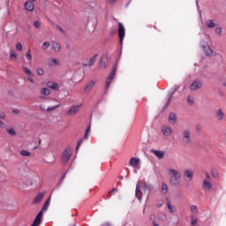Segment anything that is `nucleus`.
<instances>
[{
    "label": "nucleus",
    "mask_w": 226,
    "mask_h": 226,
    "mask_svg": "<svg viewBox=\"0 0 226 226\" xmlns=\"http://www.w3.org/2000/svg\"><path fill=\"white\" fill-rule=\"evenodd\" d=\"M168 172L169 175L170 176V185H171L172 186L179 185V179H181V174H179V171L174 169H170Z\"/></svg>",
    "instance_id": "nucleus-1"
},
{
    "label": "nucleus",
    "mask_w": 226,
    "mask_h": 226,
    "mask_svg": "<svg viewBox=\"0 0 226 226\" xmlns=\"http://www.w3.org/2000/svg\"><path fill=\"white\" fill-rule=\"evenodd\" d=\"M211 188H213V184H211V176L209 173H206V178L203 180L202 189L205 192H210Z\"/></svg>",
    "instance_id": "nucleus-2"
},
{
    "label": "nucleus",
    "mask_w": 226,
    "mask_h": 226,
    "mask_svg": "<svg viewBox=\"0 0 226 226\" xmlns=\"http://www.w3.org/2000/svg\"><path fill=\"white\" fill-rule=\"evenodd\" d=\"M117 72V65H113L112 70L106 80V89L110 87V84H112V80H114V77H116V72Z\"/></svg>",
    "instance_id": "nucleus-3"
},
{
    "label": "nucleus",
    "mask_w": 226,
    "mask_h": 226,
    "mask_svg": "<svg viewBox=\"0 0 226 226\" xmlns=\"http://www.w3.org/2000/svg\"><path fill=\"white\" fill-rule=\"evenodd\" d=\"M126 34V29L124 28V26L123 23L118 22V37L120 45H123V41L124 40V36Z\"/></svg>",
    "instance_id": "nucleus-4"
},
{
    "label": "nucleus",
    "mask_w": 226,
    "mask_h": 226,
    "mask_svg": "<svg viewBox=\"0 0 226 226\" xmlns=\"http://www.w3.org/2000/svg\"><path fill=\"white\" fill-rule=\"evenodd\" d=\"M182 141L184 144H190L192 142V132L190 130L185 129L182 132Z\"/></svg>",
    "instance_id": "nucleus-5"
},
{
    "label": "nucleus",
    "mask_w": 226,
    "mask_h": 226,
    "mask_svg": "<svg viewBox=\"0 0 226 226\" xmlns=\"http://www.w3.org/2000/svg\"><path fill=\"white\" fill-rule=\"evenodd\" d=\"M70 158H72V150L70 148H66L62 154V163H68V162H70Z\"/></svg>",
    "instance_id": "nucleus-6"
},
{
    "label": "nucleus",
    "mask_w": 226,
    "mask_h": 226,
    "mask_svg": "<svg viewBox=\"0 0 226 226\" xmlns=\"http://www.w3.org/2000/svg\"><path fill=\"white\" fill-rule=\"evenodd\" d=\"M202 81H200V80H195V81H193L192 84H191V86H190V87H189V89L191 90V91H197V90H199V89H202Z\"/></svg>",
    "instance_id": "nucleus-7"
},
{
    "label": "nucleus",
    "mask_w": 226,
    "mask_h": 226,
    "mask_svg": "<svg viewBox=\"0 0 226 226\" xmlns=\"http://www.w3.org/2000/svg\"><path fill=\"white\" fill-rule=\"evenodd\" d=\"M202 49L206 56H207L208 57H213V56H216V54L213 52V49H211V48L209 47V45H207V43H205L202 46Z\"/></svg>",
    "instance_id": "nucleus-8"
},
{
    "label": "nucleus",
    "mask_w": 226,
    "mask_h": 226,
    "mask_svg": "<svg viewBox=\"0 0 226 226\" xmlns=\"http://www.w3.org/2000/svg\"><path fill=\"white\" fill-rule=\"evenodd\" d=\"M130 167L133 169H139V165H140V159L132 157L129 161Z\"/></svg>",
    "instance_id": "nucleus-9"
},
{
    "label": "nucleus",
    "mask_w": 226,
    "mask_h": 226,
    "mask_svg": "<svg viewBox=\"0 0 226 226\" xmlns=\"http://www.w3.org/2000/svg\"><path fill=\"white\" fill-rule=\"evenodd\" d=\"M43 211L44 210L41 208V210L38 213L31 226H40V223H41V216H43Z\"/></svg>",
    "instance_id": "nucleus-10"
},
{
    "label": "nucleus",
    "mask_w": 226,
    "mask_h": 226,
    "mask_svg": "<svg viewBox=\"0 0 226 226\" xmlns=\"http://www.w3.org/2000/svg\"><path fill=\"white\" fill-rule=\"evenodd\" d=\"M162 132L164 137H170V135H172V128L169 125H163L162 127Z\"/></svg>",
    "instance_id": "nucleus-11"
},
{
    "label": "nucleus",
    "mask_w": 226,
    "mask_h": 226,
    "mask_svg": "<svg viewBox=\"0 0 226 226\" xmlns=\"http://www.w3.org/2000/svg\"><path fill=\"white\" fill-rule=\"evenodd\" d=\"M184 178L185 179V181H192L193 179V170H185Z\"/></svg>",
    "instance_id": "nucleus-12"
},
{
    "label": "nucleus",
    "mask_w": 226,
    "mask_h": 226,
    "mask_svg": "<svg viewBox=\"0 0 226 226\" xmlns=\"http://www.w3.org/2000/svg\"><path fill=\"white\" fill-rule=\"evenodd\" d=\"M25 10L26 11H33L34 10V2L28 0L25 3Z\"/></svg>",
    "instance_id": "nucleus-13"
},
{
    "label": "nucleus",
    "mask_w": 226,
    "mask_h": 226,
    "mask_svg": "<svg viewBox=\"0 0 226 226\" xmlns=\"http://www.w3.org/2000/svg\"><path fill=\"white\" fill-rule=\"evenodd\" d=\"M79 110H80V105H74L69 109L68 115L75 116V114L79 113Z\"/></svg>",
    "instance_id": "nucleus-14"
},
{
    "label": "nucleus",
    "mask_w": 226,
    "mask_h": 226,
    "mask_svg": "<svg viewBox=\"0 0 226 226\" xmlns=\"http://www.w3.org/2000/svg\"><path fill=\"white\" fill-rule=\"evenodd\" d=\"M47 87L52 89L53 91H59V85L53 81H49L46 83Z\"/></svg>",
    "instance_id": "nucleus-15"
},
{
    "label": "nucleus",
    "mask_w": 226,
    "mask_h": 226,
    "mask_svg": "<svg viewBox=\"0 0 226 226\" xmlns=\"http://www.w3.org/2000/svg\"><path fill=\"white\" fill-rule=\"evenodd\" d=\"M95 84H96V81H94V80H91L88 83H87V86L85 87V93H91Z\"/></svg>",
    "instance_id": "nucleus-16"
},
{
    "label": "nucleus",
    "mask_w": 226,
    "mask_h": 226,
    "mask_svg": "<svg viewBox=\"0 0 226 226\" xmlns=\"http://www.w3.org/2000/svg\"><path fill=\"white\" fill-rule=\"evenodd\" d=\"M43 197H45V192H39L34 198L33 204H40L43 200Z\"/></svg>",
    "instance_id": "nucleus-17"
},
{
    "label": "nucleus",
    "mask_w": 226,
    "mask_h": 226,
    "mask_svg": "<svg viewBox=\"0 0 226 226\" xmlns=\"http://www.w3.org/2000/svg\"><path fill=\"white\" fill-rule=\"evenodd\" d=\"M215 117L217 121H223V119H225V113H223V111L219 109L215 113Z\"/></svg>",
    "instance_id": "nucleus-18"
},
{
    "label": "nucleus",
    "mask_w": 226,
    "mask_h": 226,
    "mask_svg": "<svg viewBox=\"0 0 226 226\" xmlns=\"http://www.w3.org/2000/svg\"><path fill=\"white\" fill-rule=\"evenodd\" d=\"M97 57H98V54H95L94 56L90 58L89 63L84 64L83 66H88L89 68H91V66H93L94 63H96Z\"/></svg>",
    "instance_id": "nucleus-19"
},
{
    "label": "nucleus",
    "mask_w": 226,
    "mask_h": 226,
    "mask_svg": "<svg viewBox=\"0 0 226 226\" xmlns=\"http://www.w3.org/2000/svg\"><path fill=\"white\" fill-rule=\"evenodd\" d=\"M153 154L156 156L159 160H162L165 156V152L160 150H152Z\"/></svg>",
    "instance_id": "nucleus-20"
},
{
    "label": "nucleus",
    "mask_w": 226,
    "mask_h": 226,
    "mask_svg": "<svg viewBox=\"0 0 226 226\" xmlns=\"http://www.w3.org/2000/svg\"><path fill=\"white\" fill-rule=\"evenodd\" d=\"M135 195L139 200H142V192H140V185H137Z\"/></svg>",
    "instance_id": "nucleus-21"
},
{
    "label": "nucleus",
    "mask_w": 226,
    "mask_h": 226,
    "mask_svg": "<svg viewBox=\"0 0 226 226\" xmlns=\"http://www.w3.org/2000/svg\"><path fill=\"white\" fill-rule=\"evenodd\" d=\"M215 26H216V23H215V20H213V19L207 20V22H206V26L208 29H213V28H215Z\"/></svg>",
    "instance_id": "nucleus-22"
},
{
    "label": "nucleus",
    "mask_w": 226,
    "mask_h": 226,
    "mask_svg": "<svg viewBox=\"0 0 226 226\" xmlns=\"http://www.w3.org/2000/svg\"><path fill=\"white\" fill-rule=\"evenodd\" d=\"M161 192L162 193V195H167L169 193V187L166 185L165 183H162V185Z\"/></svg>",
    "instance_id": "nucleus-23"
},
{
    "label": "nucleus",
    "mask_w": 226,
    "mask_h": 226,
    "mask_svg": "<svg viewBox=\"0 0 226 226\" xmlns=\"http://www.w3.org/2000/svg\"><path fill=\"white\" fill-rule=\"evenodd\" d=\"M169 121L170 123L176 124V122L177 121V117H176V114L170 113L169 116Z\"/></svg>",
    "instance_id": "nucleus-24"
},
{
    "label": "nucleus",
    "mask_w": 226,
    "mask_h": 226,
    "mask_svg": "<svg viewBox=\"0 0 226 226\" xmlns=\"http://www.w3.org/2000/svg\"><path fill=\"white\" fill-rule=\"evenodd\" d=\"M49 66H57V64H59V62H57V59L56 58H49Z\"/></svg>",
    "instance_id": "nucleus-25"
},
{
    "label": "nucleus",
    "mask_w": 226,
    "mask_h": 226,
    "mask_svg": "<svg viewBox=\"0 0 226 226\" xmlns=\"http://www.w3.org/2000/svg\"><path fill=\"white\" fill-rule=\"evenodd\" d=\"M49 206H50V197L45 201L43 207H41L42 211H47L49 209Z\"/></svg>",
    "instance_id": "nucleus-26"
},
{
    "label": "nucleus",
    "mask_w": 226,
    "mask_h": 226,
    "mask_svg": "<svg viewBox=\"0 0 226 226\" xmlns=\"http://www.w3.org/2000/svg\"><path fill=\"white\" fill-rule=\"evenodd\" d=\"M53 49L55 52H59L61 50V44L59 42H53Z\"/></svg>",
    "instance_id": "nucleus-27"
},
{
    "label": "nucleus",
    "mask_w": 226,
    "mask_h": 226,
    "mask_svg": "<svg viewBox=\"0 0 226 226\" xmlns=\"http://www.w3.org/2000/svg\"><path fill=\"white\" fill-rule=\"evenodd\" d=\"M167 207L170 213H174L176 211V207L170 204V201H167Z\"/></svg>",
    "instance_id": "nucleus-28"
},
{
    "label": "nucleus",
    "mask_w": 226,
    "mask_h": 226,
    "mask_svg": "<svg viewBox=\"0 0 226 226\" xmlns=\"http://www.w3.org/2000/svg\"><path fill=\"white\" fill-rule=\"evenodd\" d=\"M40 93L41 94H44V96H49V94H50V90L49 88H41Z\"/></svg>",
    "instance_id": "nucleus-29"
},
{
    "label": "nucleus",
    "mask_w": 226,
    "mask_h": 226,
    "mask_svg": "<svg viewBox=\"0 0 226 226\" xmlns=\"http://www.w3.org/2000/svg\"><path fill=\"white\" fill-rule=\"evenodd\" d=\"M6 132H7V133H9V135H12V136L16 135L15 129H13L11 127V128H7Z\"/></svg>",
    "instance_id": "nucleus-30"
},
{
    "label": "nucleus",
    "mask_w": 226,
    "mask_h": 226,
    "mask_svg": "<svg viewBox=\"0 0 226 226\" xmlns=\"http://www.w3.org/2000/svg\"><path fill=\"white\" fill-rule=\"evenodd\" d=\"M26 57L28 61H33V56L31 55V49H28L27 53L26 54Z\"/></svg>",
    "instance_id": "nucleus-31"
},
{
    "label": "nucleus",
    "mask_w": 226,
    "mask_h": 226,
    "mask_svg": "<svg viewBox=\"0 0 226 226\" xmlns=\"http://www.w3.org/2000/svg\"><path fill=\"white\" fill-rule=\"evenodd\" d=\"M59 107H60V105L58 104V105L53 106L51 108H48L46 109H42L47 110L48 112H50V110H56V109H59Z\"/></svg>",
    "instance_id": "nucleus-32"
},
{
    "label": "nucleus",
    "mask_w": 226,
    "mask_h": 226,
    "mask_svg": "<svg viewBox=\"0 0 226 226\" xmlns=\"http://www.w3.org/2000/svg\"><path fill=\"white\" fill-rule=\"evenodd\" d=\"M21 155L22 156H31V153H29V151H26V150H22Z\"/></svg>",
    "instance_id": "nucleus-33"
},
{
    "label": "nucleus",
    "mask_w": 226,
    "mask_h": 226,
    "mask_svg": "<svg viewBox=\"0 0 226 226\" xmlns=\"http://www.w3.org/2000/svg\"><path fill=\"white\" fill-rule=\"evenodd\" d=\"M49 47H50V43H49L47 41L43 42V44H42L43 50H47V49H49Z\"/></svg>",
    "instance_id": "nucleus-34"
},
{
    "label": "nucleus",
    "mask_w": 226,
    "mask_h": 226,
    "mask_svg": "<svg viewBox=\"0 0 226 226\" xmlns=\"http://www.w3.org/2000/svg\"><path fill=\"white\" fill-rule=\"evenodd\" d=\"M90 130H91V125H88V127L87 128V130L85 132L84 139H87V135H88Z\"/></svg>",
    "instance_id": "nucleus-35"
},
{
    "label": "nucleus",
    "mask_w": 226,
    "mask_h": 226,
    "mask_svg": "<svg viewBox=\"0 0 226 226\" xmlns=\"http://www.w3.org/2000/svg\"><path fill=\"white\" fill-rule=\"evenodd\" d=\"M23 71H24V73H26V75H31V70H29V68L24 67Z\"/></svg>",
    "instance_id": "nucleus-36"
},
{
    "label": "nucleus",
    "mask_w": 226,
    "mask_h": 226,
    "mask_svg": "<svg viewBox=\"0 0 226 226\" xmlns=\"http://www.w3.org/2000/svg\"><path fill=\"white\" fill-rule=\"evenodd\" d=\"M199 209L197 208V206H192L191 207V212L192 213H198Z\"/></svg>",
    "instance_id": "nucleus-37"
},
{
    "label": "nucleus",
    "mask_w": 226,
    "mask_h": 226,
    "mask_svg": "<svg viewBox=\"0 0 226 226\" xmlns=\"http://www.w3.org/2000/svg\"><path fill=\"white\" fill-rule=\"evenodd\" d=\"M16 49L20 52L22 50V43L18 42L16 45Z\"/></svg>",
    "instance_id": "nucleus-38"
},
{
    "label": "nucleus",
    "mask_w": 226,
    "mask_h": 226,
    "mask_svg": "<svg viewBox=\"0 0 226 226\" xmlns=\"http://www.w3.org/2000/svg\"><path fill=\"white\" fill-rule=\"evenodd\" d=\"M10 57L11 59H17V53L15 51L11 52Z\"/></svg>",
    "instance_id": "nucleus-39"
},
{
    "label": "nucleus",
    "mask_w": 226,
    "mask_h": 226,
    "mask_svg": "<svg viewBox=\"0 0 226 226\" xmlns=\"http://www.w3.org/2000/svg\"><path fill=\"white\" fill-rule=\"evenodd\" d=\"M193 102H194V101H193V97H190V96H189V97L187 98V102H188L189 105H193Z\"/></svg>",
    "instance_id": "nucleus-40"
},
{
    "label": "nucleus",
    "mask_w": 226,
    "mask_h": 226,
    "mask_svg": "<svg viewBox=\"0 0 226 226\" xmlns=\"http://www.w3.org/2000/svg\"><path fill=\"white\" fill-rule=\"evenodd\" d=\"M34 27H36L37 29H40V26H41V24L40 23V21H34Z\"/></svg>",
    "instance_id": "nucleus-41"
},
{
    "label": "nucleus",
    "mask_w": 226,
    "mask_h": 226,
    "mask_svg": "<svg viewBox=\"0 0 226 226\" xmlns=\"http://www.w3.org/2000/svg\"><path fill=\"white\" fill-rule=\"evenodd\" d=\"M191 225L192 226H195L197 225V219L192 217V220H191Z\"/></svg>",
    "instance_id": "nucleus-42"
},
{
    "label": "nucleus",
    "mask_w": 226,
    "mask_h": 226,
    "mask_svg": "<svg viewBox=\"0 0 226 226\" xmlns=\"http://www.w3.org/2000/svg\"><path fill=\"white\" fill-rule=\"evenodd\" d=\"M154 188V186L153 185H151V184H149L148 185H147V190L148 191V192H153V189Z\"/></svg>",
    "instance_id": "nucleus-43"
},
{
    "label": "nucleus",
    "mask_w": 226,
    "mask_h": 226,
    "mask_svg": "<svg viewBox=\"0 0 226 226\" xmlns=\"http://www.w3.org/2000/svg\"><path fill=\"white\" fill-rule=\"evenodd\" d=\"M43 73H44L43 69H41V68L37 69V74L38 75H43Z\"/></svg>",
    "instance_id": "nucleus-44"
},
{
    "label": "nucleus",
    "mask_w": 226,
    "mask_h": 226,
    "mask_svg": "<svg viewBox=\"0 0 226 226\" xmlns=\"http://www.w3.org/2000/svg\"><path fill=\"white\" fill-rule=\"evenodd\" d=\"M215 34H222V28H220V27L215 28Z\"/></svg>",
    "instance_id": "nucleus-45"
},
{
    "label": "nucleus",
    "mask_w": 226,
    "mask_h": 226,
    "mask_svg": "<svg viewBox=\"0 0 226 226\" xmlns=\"http://www.w3.org/2000/svg\"><path fill=\"white\" fill-rule=\"evenodd\" d=\"M81 144H82V139L78 141V145H77V147H76L77 150H79V147H80Z\"/></svg>",
    "instance_id": "nucleus-46"
},
{
    "label": "nucleus",
    "mask_w": 226,
    "mask_h": 226,
    "mask_svg": "<svg viewBox=\"0 0 226 226\" xmlns=\"http://www.w3.org/2000/svg\"><path fill=\"white\" fill-rule=\"evenodd\" d=\"M4 117H6V115H4V112L0 113V119H4Z\"/></svg>",
    "instance_id": "nucleus-47"
},
{
    "label": "nucleus",
    "mask_w": 226,
    "mask_h": 226,
    "mask_svg": "<svg viewBox=\"0 0 226 226\" xmlns=\"http://www.w3.org/2000/svg\"><path fill=\"white\" fill-rule=\"evenodd\" d=\"M56 29H57L58 31H61V33H64V30H63V28H62L61 26H56Z\"/></svg>",
    "instance_id": "nucleus-48"
},
{
    "label": "nucleus",
    "mask_w": 226,
    "mask_h": 226,
    "mask_svg": "<svg viewBox=\"0 0 226 226\" xmlns=\"http://www.w3.org/2000/svg\"><path fill=\"white\" fill-rule=\"evenodd\" d=\"M148 185H149V184H147V183H144V184H143V188H144V190H147Z\"/></svg>",
    "instance_id": "nucleus-49"
},
{
    "label": "nucleus",
    "mask_w": 226,
    "mask_h": 226,
    "mask_svg": "<svg viewBox=\"0 0 226 226\" xmlns=\"http://www.w3.org/2000/svg\"><path fill=\"white\" fill-rule=\"evenodd\" d=\"M166 216L165 215H162V216H159V219L162 220L163 222V220H165Z\"/></svg>",
    "instance_id": "nucleus-50"
},
{
    "label": "nucleus",
    "mask_w": 226,
    "mask_h": 226,
    "mask_svg": "<svg viewBox=\"0 0 226 226\" xmlns=\"http://www.w3.org/2000/svg\"><path fill=\"white\" fill-rule=\"evenodd\" d=\"M28 79V81H29V82H32V83H33V82H34V80L33 79V78H32V77H28V79Z\"/></svg>",
    "instance_id": "nucleus-51"
},
{
    "label": "nucleus",
    "mask_w": 226,
    "mask_h": 226,
    "mask_svg": "<svg viewBox=\"0 0 226 226\" xmlns=\"http://www.w3.org/2000/svg\"><path fill=\"white\" fill-rule=\"evenodd\" d=\"M116 192H117V188H113V189L111 190V193H116Z\"/></svg>",
    "instance_id": "nucleus-52"
},
{
    "label": "nucleus",
    "mask_w": 226,
    "mask_h": 226,
    "mask_svg": "<svg viewBox=\"0 0 226 226\" xmlns=\"http://www.w3.org/2000/svg\"><path fill=\"white\" fill-rule=\"evenodd\" d=\"M12 112H13V114H19V109H14V110H12Z\"/></svg>",
    "instance_id": "nucleus-53"
},
{
    "label": "nucleus",
    "mask_w": 226,
    "mask_h": 226,
    "mask_svg": "<svg viewBox=\"0 0 226 226\" xmlns=\"http://www.w3.org/2000/svg\"><path fill=\"white\" fill-rule=\"evenodd\" d=\"M162 206H163V203H159L156 205V207H162Z\"/></svg>",
    "instance_id": "nucleus-54"
},
{
    "label": "nucleus",
    "mask_w": 226,
    "mask_h": 226,
    "mask_svg": "<svg viewBox=\"0 0 226 226\" xmlns=\"http://www.w3.org/2000/svg\"><path fill=\"white\" fill-rule=\"evenodd\" d=\"M109 1L112 4L116 3V1H117V0H109Z\"/></svg>",
    "instance_id": "nucleus-55"
},
{
    "label": "nucleus",
    "mask_w": 226,
    "mask_h": 226,
    "mask_svg": "<svg viewBox=\"0 0 226 226\" xmlns=\"http://www.w3.org/2000/svg\"><path fill=\"white\" fill-rule=\"evenodd\" d=\"M212 176H213V177H216L215 171H212Z\"/></svg>",
    "instance_id": "nucleus-56"
},
{
    "label": "nucleus",
    "mask_w": 226,
    "mask_h": 226,
    "mask_svg": "<svg viewBox=\"0 0 226 226\" xmlns=\"http://www.w3.org/2000/svg\"><path fill=\"white\" fill-rule=\"evenodd\" d=\"M3 121L0 120V126H3Z\"/></svg>",
    "instance_id": "nucleus-57"
},
{
    "label": "nucleus",
    "mask_w": 226,
    "mask_h": 226,
    "mask_svg": "<svg viewBox=\"0 0 226 226\" xmlns=\"http://www.w3.org/2000/svg\"><path fill=\"white\" fill-rule=\"evenodd\" d=\"M154 226H158V223H156L155 222H154Z\"/></svg>",
    "instance_id": "nucleus-58"
},
{
    "label": "nucleus",
    "mask_w": 226,
    "mask_h": 226,
    "mask_svg": "<svg viewBox=\"0 0 226 226\" xmlns=\"http://www.w3.org/2000/svg\"><path fill=\"white\" fill-rule=\"evenodd\" d=\"M30 1H32L33 3H35V2H36V0H30Z\"/></svg>",
    "instance_id": "nucleus-59"
},
{
    "label": "nucleus",
    "mask_w": 226,
    "mask_h": 226,
    "mask_svg": "<svg viewBox=\"0 0 226 226\" xmlns=\"http://www.w3.org/2000/svg\"><path fill=\"white\" fill-rule=\"evenodd\" d=\"M39 144H41V140H39Z\"/></svg>",
    "instance_id": "nucleus-60"
},
{
    "label": "nucleus",
    "mask_w": 226,
    "mask_h": 226,
    "mask_svg": "<svg viewBox=\"0 0 226 226\" xmlns=\"http://www.w3.org/2000/svg\"><path fill=\"white\" fill-rule=\"evenodd\" d=\"M223 86L226 87V83H223Z\"/></svg>",
    "instance_id": "nucleus-61"
},
{
    "label": "nucleus",
    "mask_w": 226,
    "mask_h": 226,
    "mask_svg": "<svg viewBox=\"0 0 226 226\" xmlns=\"http://www.w3.org/2000/svg\"><path fill=\"white\" fill-rule=\"evenodd\" d=\"M169 102H170V98L169 99Z\"/></svg>",
    "instance_id": "nucleus-62"
}]
</instances>
